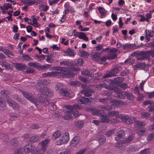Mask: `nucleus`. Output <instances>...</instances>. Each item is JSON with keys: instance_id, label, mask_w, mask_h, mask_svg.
Here are the masks:
<instances>
[{"instance_id": "nucleus-1", "label": "nucleus", "mask_w": 154, "mask_h": 154, "mask_svg": "<svg viewBox=\"0 0 154 154\" xmlns=\"http://www.w3.org/2000/svg\"><path fill=\"white\" fill-rule=\"evenodd\" d=\"M81 93L84 94V96H82L78 101V102L80 104H87L90 103V98H92L91 94L88 92L84 91H82Z\"/></svg>"}, {"instance_id": "nucleus-2", "label": "nucleus", "mask_w": 154, "mask_h": 154, "mask_svg": "<svg viewBox=\"0 0 154 154\" xmlns=\"http://www.w3.org/2000/svg\"><path fill=\"white\" fill-rule=\"evenodd\" d=\"M105 112L101 110L97 109H94L93 111L92 114L97 115L100 114L101 117L100 119V122L102 123H108L110 122V120L108 119L109 116L107 115H104Z\"/></svg>"}, {"instance_id": "nucleus-3", "label": "nucleus", "mask_w": 154, "mask_h": 154, "mask_svg": "<svg viewBox=\"0 0 154 154\" xmlns=\"http://www.w3.org/2000/svg\"><path fill=\"white\" fill-rule=\"evenodd\" d=\"M21 93L23 96L28 100L34 104L36 103V99L33 94L27 91H22Z\"/></svg>"}, {"instance_id": "nucleus-4", "label": "nucleus", "mask_w": 154, "mask_h": 154, "mask_svg": "<svg viewBox=\"0 0 154 154\" xmlns=\"http://www.w3.org/2000/svg\"><path fill=\"white\" fill-rule=\"evenodd\" d=\"M56 90L58 91L60 94H61L62 95L66 97H69V93L68 91L64 89L61 84H58L56 86Z\"/></svg>"}, {"instance_id": "nucleus-5", "label": "nucleus", "mask_w": 154, "mask_h": 154, "mask_svg": "<svg viewBox=\"0 0 154 154\" xmlns=\"http://www.w3.org/2000/svg\"><path fill=\"white\" fill-rule=\"evenodd\" d=\"M122 69V68L120 66H116L110 71L109 73L104 75L103 78H108L112 76H115L116 75L119 73Z\"/></svg>"}, {"instance_id": "nucleus-6", "label": "nucleus", "mask_w": 154, "mask_h": 154, "mask_svg": "<svg viewBox=\"0 0 154 154\" xmlns=\"http://www.w3.org/2000/svg\"><path fill=\"white\" fill-rule=\"evenodd\" d=\"M134 138V136L132 134L124 140H120L119 142L116 143L115 144V147L119 149L123 144L128 143L131 141Z\"/></svg>"}, {"instance_id": "nucleus-7", "label": "nucleus", "mask_w": 154, "mask_h": 154, "mask_svg": "<svg viewBox=\"0 0 154 154\" xmlns=\"http://www.w3.org/2000/svg\"><path fill=\"white\" fill-rule=\"evenodd\" d=\"M50 140L48 139H46L42 141L40 143L39 145L40 148L38 149L39 152H45L46 151V148L48 145V142Z\"/></svg>"}, {"instance_id": "nucleus-8", "label": "nucleus", "mask_w": 154, "mask_h": 154, "mask_svg": "<svg viewBox=\"0 0 154 154\" xmlns=\"http://www.w3.org/2000/svg\"><path fill=\"white\" fill-rule=\"evenodd\" d=\"M113 90L114 93V95L115 97L122 99L125 98V96L122 94V91L120 89L115 88L113 89Z\"/></svg>"}, {"instance_id": "nucleus-9", "label": "nucleus", "mask_w": 154, "mask_h": 154, "mask_svg": "<svg viewBox=\"0 0 154 154\" xmlns=\"http://www.w3.org/2000/svg\"><path fill=\"white\" fill-rule=\"evenodd\" d=\"M66 108L69 110L66 111V112H72L73 110H75L77 109H81L82 108V106H80L78 104H74L73 106L72 105H67L66 106Z\"/></svg>"}, {"instance_id": "nucleus-10", "label": "nucleus", "mask_w": 154, "mask_h": 154, "mask_svg": "<svg viewBox=\"0 0 154 154\" xmlns=\"http://www.w3.org/2000/svg\"><path fill=\"white\" fill-rule=\"evenodd\" d=\"M62 71V75L66 78H70L73 77L74 75L72 72L69 70L67 68H66V69H64Z\"/></svg>"}, {"instance_id": "nucleus-11", "label": "nucleus", "mask_w": 154, "mask_h": 154, "mask_svg": "<svg viewBox=\"0 0 154 154\" xmlns=\"http://www.w3.org/2000/svg\"><path fill=\"white\" fill-rule=\"evenodd\" d=\"M7 102L9 106L12 107L14 110H18L20 107L18 104L14 101L10 99H8Z\"/></svg>"}, {"instance_id": "nucleus-12", "label": "nucleus", "mask_w": 154, "mask_h": 154, "mask_svg": "<svg viewBox=\"0 0 154 154\" xmlns=\"http://www.w3.org/2000/svg\"><path fill=\"white\" fill-rule=\"evenodd\" d=\"M145 32L146 34L145 39L146 40V42H147L150 41L149 37L154 36V30H146Z\"/></svg>"}, {"instance_id": "nucleus-13", "label": "nucleus", "mask_w": 154, "mask_h": 154, "mask_svg": "<svg viewBox=\"0 0 154 154\" xmlns=\"http://www.w3.org/2000/svg\"><path fill=\"white\" fill-rule=\"evenodd\" d=\"M118 50L117 49L113 48L109 50V59H113L116 58V54Z\"/></svg>"}, {"instance_id": "nucleus-14", "label": "nucleus", "mask_w": 154, "mask_h": 154, "mask_svg": "<svg viewBox=\"0 0 154 154\" xmlns=\"http://www.w3.org/2000/svg\"><path fill=\"white\" fill-rule=\"evenodd\" d=\"M77 35L80 39H82L84 40L88 41V38L86 36V35L84 32H76V34L75 33L74 36Z\"/></svg>"}, {"instance_id": "nucleus-15", "label": "nucleus", "mask_w": 154, "mask_h": 154, "mask_svg": "<svg viewBox=\"0 0 154 154\" xmlns=\"http://www.w3.org/2000/svg\"><path fill=\"white\" fill-rule=\"evenodd\" d=\"M143 105H149L148 108H149V111L152 112L154 110V103L152 101L150 100H146L143 103Z\"/></svg>"}, {"instance_id": "nucleus-16", "label": "nucleus", "mask_w": 154, "mask_h": 154, "mask_svg": "<svg viewBox=\"0 0 154 154\" xmlns=\"http://www.w3.org/2000/svg\"><path fill=\"white\" fill-rule=\"evenodd\" d=\"M146 128H145L142 127L136 130V133L140 137L146 134Z\"/></svg>"}, {"instance_id": "nucleus-17", "label": "nucleus", "mask_w": 154, "mask_h": 154, "mask_svg": "<svg viewBox=\"0 0 154 154\" xmlns=\"http://www.w3.org/2000/svg\"><path fill=\"white\" fill-rule=\"evenodd\" d=\"M39 102L42 103H45V104H48V102L47 100V97L44 94H41L38 98Z\"/></svg>"}, {"instance_id": "nucleus-18", "label": "nucleus", "mask_w": 154, "mask_h": 154, "mask_svg": "<svg viewBox=\"0 0 154 154\" xmlns=\"http://www.w3.org/2000/svg\"><path fill=\"white\" fill-rule=\"evenodd\" d=\"M35 149V146L31 144H28L26 145L24 147V150L25 152L29 153L30 152Z\"/></svg>"}, {"instance_id": "nucleus-19", "label": "nucleus", "mask_w": 154, "mask_h": 154, "mask_svg": "<svg viewBox=\"0 0 154 154\" xmlns=\"http://www.w3.org/2000/svg\"><path fill=\"white\" fill-rule=\"evenodd\" d=\"M63 143H66L69 140V134L68 133H66L63 134L62 139Z\"/></svg>"}, {"instance_id": "nucleus-20", "label": "nucleus", "mask_w": 154, "mask_h": 154, "mask_svg": "<svg viewBox=\"0 0 154 154\" xmlns=\"http://www.w3.org/2000/svg\"><path fill=\"white\" fill-rule=\"evenodd\" d=\"M123 81V78L122 77H117L112 80V82L114 84L119 85Z\"/></svg>"}, {"instance_id": "nucleus-21", "label": "nucleus", "mask_w": 154, "mask_h": 154, "mask_svg": "<svg viewBox=\"0 0 154 154\" xmlns=\"http://www.w3.org/2000/svg\"><path fill=\"white\" fill-rule=\"evenodd\" d=\"M15 66L17 69L20 70H25L26 67V66L25 65L19 63H16Z\"/></svg>"}, {"instance_id": "nucleus-22", "label": "nucleus", "mask_w": 154, "mask_h": 154, "mask_svg": "<svg viewBox=\"0 0 154 154\" xmlns=\"http://www.w3.org/2000/svg\"><path fill=\"white\" fill-rule=\"evenodd\" d=\"M21 2L27 6L32 5L36 3L35 1L32 0H22Z\"/></svg>"}, {"instance_id": "nucleus-23", "label": "nucleus", "mask_w": 154, "mask_h": 154, "mask_svg": "<svg viewBox=\"0 0 154 154\" xmlns=\"http://www.w3.org/2000/svg\"><path fill=\"white\" fill-rule=\"evenodd\" d=\"M109 116H115L116 118L120 117L119 112L118 111H109Z\"/></svg>"}, {"instance_id": "nucleus-24", "label": "nucleus", "mask_w": 154, "mask_h": 154, "mask_svg": "<svg viewBox=\"0 0 154 154\" xmlns=\"http://www.w3.org/2000/svg\"><path fill=\"white\" fill-rule=\"evenodd\" d=\"M140 56H141L143 59H145L149 57V55L148 51L143 52L140 51Z\"/></svg>"}, {"instance_id": "nucleus-25", "label": "nucleus", "mask_w": 154, "mask_h": 154, "mask_svg": "<svg viewBox=\"0 0 154 154\" xmlns=\"http://www.w3.org/2000/svg\"><path fill=\"white\" fill-rule=\"evenodd\" d=\"M134 48V44L126 43L122 45V48L123 49H126L127 50L131 48Z\"/></svg>"}, {"instance_id": "nucleus-26", "label": "nucleus", "mask_w": 154, "mask_h": 154, "mask_svg": "<svg viewBox=\"0 0 154 154\" xmlns=\"http://www.w3.org/2000/svg\"><path fill=\"white\" fill-rule=\"evenodd\" d=\"M39 3V7L42 8V11H45L48 10V7L46 5L45 3L42 2L41 3Z\"/></svg>"}, {"instance_id": "nucleus-27", "label": "nucleus", "mask_w": 154, "mask_h": 154, "mask_svg": "<svg viewBox=\"0 0 154 154\" xmlns=\"http://www.w3.org/2000/svg\"><path fill=\"white\" fill-rule=\"evenodd\" d=\"M61 134V132L60 131H58L55 132L52 135V138L53 140H55L59 137Z\"/></svg>"}, {"instance_id": "nucleus-28", "label": "nucleus", "mask_w": 154, "mask_h": 154, "mask_svg": "<svg viewBox=\"0 0 154 154\" xmlns=\"http://www.w3.org/2000/svg\"><path fill=\"white\" fill-rule=\"evenodd\" d=\"M97 137L98 141L100 144H103L105 142L106 139V137L104 136L99 135Z\"/></svg>"}, {"instance_id": "nucleus-29", "label": "nucleus", "mask_w": 154, "mask_h": 154, "mask_svg": "<svg viewBox=\"0 0 154 154\" xmlns=\"http://www.w3.org/2000/svg\"><path fill=\"white\" fill-rule=\"evenodd\" d=\"M125 94L127 96L128 99L131 100H134V97L132 93H128L126 91L125 92Z\"/></svg>"}, {"instance_id": "nucleus-30", "label": "nucleus", "mask_w": 154, "mask_h": 154, "mask_svg": "<svg viewBox=\"0 0 154 154\" xmlns=\"http://www.w3.org/2000/svg\"><path fill=\"white\" fill-rule=\"evenodd\" d=\"M69 85L74 87H79L81 83L79 81H72L69 83Z\"/></svg>"}, {"instance_id": "nucleus-31", "label": "nucleus", "mask_w": 154, "mask_h": 154, "mask_svg": "<svg viewBox=\"0 0 154 154\" xmlns=\"http://www.w3.org/2000/svg\"><path fill=\"white\" fill-rule=\"evenodd\" d=\"M145 63H138L134 66V69H143L144 67L145 66Z\"/></svg>"}, {"instance_id": "nucleus-32", "label": "nucleus", "mask_w": 154, "mask_h": 154, "mask_svg": "<svg viewBox=\"0 0 154 154\" xmlns=\"http://www.w3.org/2000/svg\"><path fill=\"white\" fill-rule=\"evenodd\" d=\"M28 65L29 66H33V67H35L36 68H38V69H39L40 66L41 65V64L39 63L35 62H31L29 63Z\"/></svg>"}, {"instance_id": "nucleus-33", "label": "nucleus", "mask_w": 154, "mask_h": 154, "mask_svg": "<svg viewBox=\"0 0 154 154\" xmlns=\"http://www.w3.org/2000/svg\"><path fill=\"white\" fill-rule=\"evenodd\" d=\"M68 111V110H66L64 112L66 114L63 116V119L65 120H69L71 118H72V116L71 115V113H67L66 112V111Z\"/></svg>"}, {"instance_id": "nucleus-34", "label": "nucleus", "mask_w": 154, "mask_h": 154, "mask_svg": "<svg viewBox=\"0 0 154 154\" xmlns=\"http://www.w3.org/2000/svg\"><path fill=\"white\" fill-rule=\"evenodd\" d=\"M120 117H121V119L122 121L127 122L128 120L129 119L130 117L127 115H122L120 114Z\"/></svg>"}, {"instance_id": "nucleus-35", "label": "nucleus", "mask_w": 154, "mask_h": 154, "mask_svg": "<svg viewBox=\"0 0 154 154\" xmlns=\"http://www.w3.org/2000/svg\"><path fill=\"white\" fill-rule=\"evenodd\" d=\"M39 139V137L37 136H32L29 139V141L32 143H34L37 141Z\"/></svg>"}, {"instance_id": "nucleus-36", "label": "nucleus", "mask_w": 154, "mask_h": 154, "mask_svg": "<svg viewBox=\"0 0 154 154\" xmlns=\"http://www.w3.org/2000/svg\"><path fill=\"white\" fill-rule=\"evenodd\" d=\"M19 141L16 138H14L11 141V144L14 146H16L19 144Z\"/></svg>"}, {"instance_id": "nucleus-37", "label": "nucleus", "mask_w": 154, "mask_h": 154, "mask_svg": "<svg viewBox=\"0 0 154 154\" xmlns=\"http://www.w3.org/2000/svg\"><path fill=\"white\" fill-rule=\"evenodd\" d=\"M98 10L100 13L102 14L101 17L103 18V16L104 17L105 15L104 14L106 13L107 11H106L103 7H99Z\"/></svg>"}, {"instance_id": "nucleus-38", "label": "nucleus", "mask_w": 154, "mask_h": 154, "mask_svg": "<svg viewBox=\"0 0 154 154\" xmlns=\"http://www.w3.org/2000/svg\"><path fill=\"white\" fill-rule=\"evenodd\" d=\"M73 50L69 48L68 50L66 51V52L67 53L68 56L70 57H73L74 56L75 54L73 52Z\"/></svg>"}, {"instance_id": "nucleus-39", "label": "nucleus", "mask_w": 154, "mask_h": 154, "mask_svg": "<svg viewBox=\"0 0 154 154\" xmlns=\"http://www.w3.org/2000/svg\"><path fill=\"white\" fill-rule=\"evenodd\" d=\"M100 55L101 54L100 53H95L93 56V59L95 60H96L100 59L101 57Z\"/></svg>"}, {"instance_id": "nucleus-40", "label": "nucleus", "mask_w": 154, "mask_h": 154, "mask_svg": "<svg viewBox=\"0 0 154 154\" xmlns=\"http://www.w3.org/2000/svg\"><path fill=\"white\" fill-rule=\"evenodd\" d=\"M75 124L77 127L81 128L84 125V122L82 121H78L75 122Z\"/></svg>"}, {"instance_id": "nucleus-41", "label": "nucleus", "mask_w": 154, "mask_h": 154, "mask_svg": "<svg viewBox=\"0 0 154 154\" xmlns=\"http://www.w3.org/2000/svg\"><path fill=\"white\" fill-rule=\"evenodd\" d=\"M51 66V65L49 64H46L43 65H41L39 70H46L47 68H50Z\"/></svg>"}, {"instance_id": "nucleus-42", "label": "nucleus", "mask_w": 154, "mask_h": 154, "mask_svg": "<svg viewBox=\"0 0 154 154\" xmlns=\"http://www.w3.org/2000/svg\"><path fill=\"white\" fill-rule=\"evenodd\" d=\"M146 125V123L143 122L138 121L137 122L135 125V127H139L142 126H144Z\"/></svg>"}, {"instance_id": "nucleus-43", "label": "nucleus", "mask_w": 154, "mask_h": 154, "mask_svg": "<svg viewBox=\"0 0 154 154\" xmlns=\"http://www.w3.org/2000/svg\"><path fill=\"white\" fill-rule=\"evenodd\" d=\"M113 105L117 106L120 104H123L124 102L120 100H114L113 101Z\"/></svg>"}, {"instance_id": "nucleus-44", "label": "nucleus", "mask_w": 154, "mask_h": 154, "mask_svg": "<svg viewBox=\"0 0 154 154\" xmlns=\"http://www.w3.org/2000/svg\"><path fill=\"white\" fill-rule=\"evenodd\" d=\"M82 74L84 75L88 76L90 77H91L92 75V73H90L89 71L87 69H86L82 71Z\"/></svg>"}, {"instance_id": "nucleus-45", "label": "nucleus", "mask_w": 154, "mask_h": 154, "mask_svg": "<svg viewBox=\"0 0 154 154\" xmlns=\"http://www.w3.org/2000/svg\"><path fill=\"white\" fill-rule=\"evenodd\" d=\"M79 141V137L78 136L75 137L72 140V143L76 144H77Z\"/></svg>"}, {"instance_id": "nucleus-46", "label": "nucleus", "mask_w": 154, "mask_h": 154, "mask_svg": "<svg viewBox=\"0 0 154 154\" xmlns=\"http://www.w3.org/2000/svg\"><path fill=\"white\" fill-rule=\"evenodd\" d=\"M6 106V102L0 96V106L4 107Z\"/></svg>"}, {"instance_id": "nucleus-47", "label": "nucleus", "mask_w": 154, "mask_h": 154, "mask_svg": "<svg viewBox=\"0 0 154 154\" xmlns=\"http://www.w3.org/2000/svg\"><path fill=\"white\" fill-rule=\"evenodd\" d=\"M48 104L50 109L51 110H55L57 109V107L56 105L54 103H48Z\"/></svg>"}, {"instance_id": "nucleus-48", "label": "nucleus", "mask_w": 154, "mask_h": 154, "mask_svg": "<svg viewBox=\"0 0 154 154\" xmlns=\"http://www.w3.org/2000/svg\"><path fill=\"white\" fill-rule=\"evenodd\" d=\"M115 129L108 131L106 132L105 135L107 137H110L115 133Z\"/></svg>"}, {"instance_id": "nucleus-49", "label": "nucleus", "mask_w": 154, "mask_h": 154, "mask_svg": "<svg viewBox=\"0 0 154 154\" xmlns=\"http://www.w3.org/2000/svg\"><path fill=\"white\" fill-rule=\"evenodd\" d=\"M80 79L82 82L86 83H89L91 81L89 79H87L85 77H81L80 78Z\"/></svg>"}, {"instance_id": "nucleus-50", "label": "nucleus", "mask_w": 154, "mask_h": 154, "mask_svg": "<svg viewBox=\"0 0 154 154\" xmlns=\"http://www.w3.org/2000/svg\"><path fill=\"white\" fill-rule=\"evenodd\" d=\"M2 65L4 66L6 69H10L11 68V65L10 64L6 62L3 63L2 64Z\"/></svg>"}, {"instance_id": "nucleus-51", "label": "nucleus", "mask_w": 154, "mask_h": 154, "mask_svg": "<svg viewBox=\"0 0 154 154\" xmlns=\"http://www.w3.org/2000/svg\"><path fill=\"white\" fill-rule=\"evenodd\" d=\"M48 88L46 87H43L40 88V91L41 93V94H45L47 91Z\"/></svg>"}, {"instance_id": "nucleus-52", "label": "nucleus", "mask_w": 154, "mask_h": 154, "mask_svg": "<svg viewBox=\"0 0 154 154\" xmlns=\"http://www.w3.org/2000/svg\"><path fill=\"white\" fill-rule=\"evenodd\" d=\"M52 69L54 70H59L62 72L63 70H64V69H66V67L60 66H54Z\"/></svg>"}, {"instance_id": "nucleus-53", "label": "nucleus", "mask_w": 154, "mask_h": 154, "mask_svg": "<svg viewBox=\"0 0 154 154\" xmlns=\"http://www.w3.org/2000/svg\"><path fill=\"white\" fill-rule=\"evenodd\" d=\"M125 135V131L123 130H121L118 134V136H119L121 138H123Z\"/></svg>"}, {"instance_id": "nucleus-54", "label": "nucleus", "mask_w": 154, "mask_h": 154, "mask_svg": "<svg viewBox=\"0 0 154 154\" xmlns=\"http://www.w3.org/2000/svg\"><path fill=\"white\" fill-rule=\"evenodd\" d=\"M53 94V92L49 88H48L47 91V92L45 95L47 97V96L51 97L52 96Z\"/></svg>"}, {"instance_id": "nucleus-55", "label": "nucleus", "mask_w": 154, "mask_h": 154, "mask_svg": "<svg viewBox=\"0 0 154 154\" xmlns=\"http://www.w3.org/2000/svg\"><path fill=\"white\" fill-rule=\"evenodd\" d=\"M4 53L9 57H10V56H14V54L12 52L8 50H6L4 52Z\"/></svg>"}, {"instance_id": "nucleus-56", "label": "nucleus", "mask_w": 154, "mask_h": 154, "mask_svg": "<svg viewBox=\"0 0 154 154\" xmlns=\"http://www.w3.org/2000/svg\"><path fill=\"white\" fill-rule=\"evenodd\" d=\"M75 110H73L72 112H66L67 113H71V114H72L75 117H78L79 116V112L78 111H76V112H74Z\"/></svg>"}, {"instance_id": "nucleus-57", "label": "nucleus", "mask_w": 154, "mask_h": 154, "mask_svg": "<svg viewBox=\"0 0 154 154\" xmlns=\"http://www.w3.org/2000/svg\"><path fill=\"white\" fill-rule=\"evenodd\" d=\"M150 152L149 150L146 149L142 150L140 152V154H149Z\"/></svg>"}, {"instance_id": "nucleus-58", "label": "nucleus", "mask_w": 154, "mask_h": 154, "mask_svg": "<svg viewBox=\"0 0 154 154\" xmlns=\"http://www.w3.org/2000/svg\"><path fill=\"white\" fill-rule=\"evenodd\" d=\"M109 100V99L108 98H103L99 99L98 100V101L100 102L104 103H106Z\"/></svg>"}, {"instance_id": "nucleus-59", "label": "nucleus", "mask_w": 154, "mask_h": 154, "mask_svg": "<svg viewBox=\"0 0 154 154\" xmlns=\"http://www.w3.org/2000/svg\"><path fill=\"white\" fill-rule=\"evenodd\" d=\"M119 86L124 90H125L127 88V83L124 82L121 83Z\"/></svg>"}, {"instance_id": "nucleus-60", "label": "nucleus", "mask_w": 154, "mask_h": 154, "mask_svg": "<svg viewBox=\"0 0 154 154\" xmlns=\"http://www.w3.org/2000/svg\"><path fill=\"white\" fill-rule=\"evenodd\" d=\"M150 114L149 113L146 112H143L141 114V116L144 118L147 119L150 116Z\"/></svg>"}, {"instance_id": "nucleus-61", "label": "nucleus", "mask_w": 154, "mask_h": 154, "mask_svg": "<svg viewBox=\"0 0 154 154\" xmlns=\"http://www.w3.org/2000/svg\"><path fill=\"white\" fill-rule=\"evenodd\" d=\"M81 55L82 57H86L89 56V54L85 51H83L81 52Z\"/></svg>"}, {"instance_id": "nucleus-62", "label": "nucleus", "mask_w": 154, "mask_h": 154, "mask_svg": "<svg viewBox=\"0 0 154 154\" xmlns=\"http://www.w3.org/2000/svg\"><path fill=\"white\" fill-rule=\"evenodd\" d=\"M11 4L9 3L5 4L4 5V7L5 8V9L7 10L8 8H11Z\"/></svg>"}, {"instance_id": "nucleus-63", "label": "nucleus", "mask_w": 154, "mask_h": 154, "mask_svg": "<svg viewBox=\"0 0 154 154\" xmlns=\"http://www.w3.org/2000/svg\"><path fill=\"white\" fill-rule=\"evenodd\" d=\"M154 138V133H152L150 134L148 136L147 140L149 141H151L152 139Z\"/></svg>"}, {"instance_id": "nucleus-64", "label": "nucleus", "mask_w": 154, "mask_h": 154, "mask_svg": "<svg viewBox=\"0 0 154 154\" xmlns=\"http://www.w3.org/2000/svg\"><path fill=\"white\" fill-rule=\"evenodd\" d=\"M86 149L85 148L81 149L78 152L75 154H83Z\"/></svg>"}]
</instances>
